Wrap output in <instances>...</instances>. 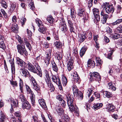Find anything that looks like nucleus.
Listing matches in <instances>:
<instances>
[{"label": "nucleus", "instance_id": "nucleus-20", "mask_svg": "<svg viewBox=\"0 0 122 122\" xmlns=\"http://www.w3.org/2000/svg\"><path fill=\"white\" fill-rule=\"evenodd\" d=\"M38 102L39 103L42 107L43 108L45 109L46 107V106L44 100L43 99H39Z\"/></svg>", "mask_w": 122, "mask_h": 122}, {"label": "nucleus", "instance_id": "nucleus-13", "mask_svg": "<svg viewBox=\"0 0 122 122\" xmlns=\"http://www.w3.org/2000/svg\"><path fill=\"white\" fill-rule=\"evenodd\" d=\"M73 61L72 59H70L67 65V68L68 71H70L73 68Z\"/></svg>", "mask_w": 122, "mask_h": 122}, {"label": "nucleus", "instance_id": "nucleus-54", "mask_svg": "<svg viewBox=\"0 0 122 122\" xmlns=\"http://www.w3.org/2000/svg\"><path fill=\"white\" fill-rule=\"evenodd\" d=\"M18 98L22 102L25 101V97L22 94L20 95L19 97Z\"/></svg>", "mask_w": 122, "mask_h": 122}, {"label": "nucleus", "instance_id": "nucleus-35", "mask_svg": "<svg viewBox=\"0 0 122 122\" xmlns=\"http://www.w3.org/2000/svg\"><path fill=\"white\" fill-rule=\"evenodd\" d=\"M55 55L56 58L58 60H61L62 58V55L61 53H56L55 54Z\"/></svg>", "mask_w": 122, "mask_h": 122}, {"label": "nucleus", "instance_id": "nucleus-47", "mask_svg": "<svg viewBox=\"0 0 122 122\" xmlns=\"http://www.w3.org/2000/svg\"><path fill=\"white\" fill-rule=\"evenodd\" d=\"M26 19L25 18L22 17L21 18H20V21L21 22V24L22 26H23L26 21Z\"/></svg>", "mask_w": 122, "mask_h": 122}, {"label": "nucleus", "instance_id": "nucleus-56", "mask_svg": "<svg viewBox=\"0 0 122 122\" xmlns=\"http://www.w3.org/2000/svg\"><path fill=\"white\" fill-rule=\"evenodd\" d=\"M96 59L97 64H99V65L101 64L102 63V61L100 58L97 57Z\"/></svg>", "mask_w": 122, "mask_h": 122}, {"label": "nucleus", "instance_id": "nucleus-9", "mask_svg": "<svg viewBox=\"0 0 122 122\" xmlns=\"http://www.w3.org/2000/svg\"><path fill=\"white\" fill-rule=\"evenodd\" d=\"M92 11L96 20L97 21H99L100 20V17L99 15V11L98 9L96 8H94L92 10Z\"/></svg>", "mask_w": 122, "mask_h": 122}, {"label": "nucleus", "instance_id": "nucleus-45", "mask_svg": "<svg viewBox=\"0 0 122 122\" xmlns=\"http://www.w3.org/2000/svg\"><path fill=\"white\" fill-rule=\"evenodd\" d=\"M16 7L15 3H11L10 4V10L11 12L13 11Z\"/></svg>", "mask_w": 122, "mask_h": 122}, {"label": "nucleus", "instance_id": "nucleus-51", "mask_svg": "<svg viewBox=\"0 0 122 122\" xmlns=\"http://www.w3.org/2000/svg\"><path fill=\"white\" fill-rule=\"evenodd\" d=\"M10 81L11 84L13 85V87L17 86V83L16 81L11 80Z\"/></svg>", "mask_w": 122, "mask_h": 122}, {"label": "nucleus", "instance_id": "nucleus-43", "mask_svg": "<svg viewBox=\"0 0 122 122\" xmlns=\"http://www.w3.org/2000/svg\"><path fill=\"white\" fill-rule=\"evenodd\" d=\"M112 36L114 39H117L119 38L120 37V35L118 33H115L114 34L112 35Z\"/></svg>", "mask_w": 122, "mask_h": 122}, {"label": "nucleus", "instance_id": "nucleus-17", "mask_svg": "<svg viewBox=\"0 0 122 122\" xmlns=\"http://www.w3.org/2000/svg\"><path fill=\"white\" fill-rule=\"evenodd\" d=\"M45 81L46 83H48L51 81L50 79V77L49 74L47 70L45 71Z\"/></svg>", "mask_w": 122, "mask_h": 122}, {"label": "nucleus", "instance_id": "nucleus-57", "mask_svg": "<svg viewBox=\"0 0 122 122\" xmlns=\"http://www.w3.org/2000/svg\"><path fill=\"white\" fill-rule=\"evenodd\" d=\"M11 104L12 107H17V105L15 102L13 101H11Z\"/></svg>", "mask_w": 122, "mask_h": 122}, {"label": "nucleus", "instance_id": "nucleus-53", "mask_svg": "<svg viewBox=\"0 0 122 122\" xmlns=\"http://www.w3.org/2000/svg\"><path fill=\"white\" fill-rule=\"evenodd\" d=\"M23 61L22 60L20 59L19 57H17L16 58V63L19 66Z\"/></svg>", "mask_w": 122, "mask_h": 122}, {"label": "nucleus", "instance_id": "nucleus-44", "mask_svg": "<svg viewBox=\"0 0 122 122\" xmlns=\"http://www.w3.org/2000/svg\"><path fill=\"white\" fill-rule=\"evenodd\" d=\"M122 22V19H119L114 22L112 23V24L113 25H115L119 24L120 23Z\"/></svg>", "mask_w": 122, "mask_h": 122}, {"label": "nucleus", "instance_id": "nucleus-62", "mask_svg": "<svg viewBox=\"0 0 122 122\" xmlns=\"http://www.w3.org/2000/svg\"><path fill=\"white\" fill-rule=\"evenodd\" d=\"M17 20V18L15 16H13L12 18V22H13V24L16 23Z\"/></svg>", "mask_w": 122, "mask_h": 122}, {"label": "nucleus", "instance_id": "nucleus-46", "mask_svg": "<svg viewBox=\"0 0 122 122\" xmlns=\"http://www.w3.org/2000/svg\"><path fill=\"white\" fill-rule=\"evenodd\" d=\"M47 21L50 23H52L53 21L54 20L52 18V16L50 15L46 19Z\"/></svg>", "mask_w": 122, "mask_h": 122}, {"label": "nucleus", "instance_id": "nucleus-16", "mask_svg": "<svg viewBox=\"0 0 122 122\" xmlns=\"http://www.w3.org/2000/svg\"><path fill=\"white\" fill-rule=\"evenodd\" d=\"M39 27V28L38 29L39 31L43 34H45L46 33V31L47 30V28L46 27L41 25Z\"/></svg>", "mask_w": 122, "mask_h": 122}, {"label": "nucleus", "instance_id": "nucleus-18", "mask_svg": "<svg viewBox=\"0 0 122 122\" xmlns=\"http://www.w3.org/2000/svg\"><path fill=\"white\" fill-rule=\"evenodd\" d=\"M55 46L56 47L57 49H61L63 44L61 42H60L59 41H55L54 43Z\"/></svg>", "mask_w": 122, "mask_h": 122}, {"label": "nucleus", "instance_id": "nucleus-12", "mask_svg": "<svg viewBox=\"0 0 122 122\" xmlns=\"http://www.w3.org/2000/svg\"><path fill=\"white\" fill-rule=\"evenodd\" d=\"M22 107L23 109H26L27 110H29L31 106L29 102L25 101L22 102Z\"/></svg>", "mask_w": 122, "mask_h": 122}, {"label": "nucleus", "instance_id": "nucleus-30", "mask_svg": "<svg viewBox=\"0 0 122 122\" xmlns=\"http://www.w3.org/2000/svg\"><path fill=\"white\" fill-rule=\"evenodd\" d=\"M20 71L22 72V75L25 77L27 76V75L29 74V72L28 71L23 68L20 69Z\"/></svg>", "mask_w": 122, "mask_h": 122}, {"label": "nucleus", "instance_id": "nucleus-34", "mask_svg": "<svg viewBox=\"0 0 122 122\" xmlns=\"http://www.w3.org/2000/svg\"><path fill=\"white\" fill-rule=\"evenodd\" d=\"M47 84L49 88V89L51 90V91H53L54 90L55 88L51 83V81L49 83H47Z\"/></svg>", "mask_w": 122, "mask_h": 122}, {"label": "nucleus", "instance_id": "nucleus-33", "mask_svg": "<svg viewBox=\"0 0 122 122\" xmlns=\"http://www.w3.org/2000/svg\"><path fill=\"white\" fill-rule=\"evenodd\" d=\"M71 16L72 18V19H73L75 18L76 12L75 11L74 9L73 8H71Z\"/></svg>", "mask_w": 122, "mask_h": 122}, {"label": "nucleus", "instance_id": "nucleus-49", "mask_svg": "<svg viewBox=\"0 0 122 122\" xmlns=\"http://www.w3.org/2000/svg\"><path fill=\"white\" fill-rule=\"evenodd\" d=\"M36 22L39 27H40L42 25L41 21L40 19L38 18H37L36 20Z\"/></svg>", "mask_w": 122, "mask_h": 122}, {"label": "nucleus", "instance_id": "nucleus-19", "mask_svg": "<svg viewBox=\"0 0 122 122\" xmlns=\"http://www.w3.org/2000/svg\"><path fill=\"white\" fill-rule=\"evenodd\" d=\"M57 114L60 116H62L64 114V110L62 108L60 107L57 108L56 110Z\"/></svg>", "mask_w": 122, "mask_h": 122}, {"label": "nucleus", "instance_id": "nucleus-1", "mask_svg": "<svg viewBox=\"0 0 122 122\" xmlns=\"http://www.w3.org/2000/svg\"><path fill=\"white\" fill-rule=\"evenodd\" d=\"M19 66L23 68H25L28 69L29 71L36 73L41 77V76L42 74L41 73V70L40 69V67L38 65L37 66H35V67L30 62L26 65L25 62L23 61Z\"/></svg>", "mask_w": 122, "mask_h": 122}, {"label": "nucleus", "instance_id": "nucleus-63", "mask_svg": "<svg viewBox=\"0 0 122 122\" xmlns=\"http://www.w3.org/2000/svg\"><path fill=\"white\" fill-rule=\"evenodd\" d=\"M106 31L109 34L111 33L112 32V29L109 27H107V28Z\"/></svg>", "mask_w": 122, "mask_h": 122}, {"label": "nucleus", "instance_id": "nucleus-22", "mask_svg": "<svg viewBox=\"0 0 122 122\" xmlns=\"http://www.w3.org/2000/svg\"><path fill=\"white\" fill-rule=\"evenodd\" d=\"M87 48V47L85 46H83L81 48L79 53L80 56L81 57H82L84 55Z\"/></svg>", "mask_w": 122, "mask_h": 122}, {"label": "nucleus", "instance_id": "nucleus-11", "mask_svg": "<svg viewBox=\"0 0 122 122\" xmlns=\"http://www.w3.org/2000/svg\"><path fill=\"white\" fill-rule=\"evenodd\" d=\"M79 41L81 43L86 38V34L85 32L81 33L79 35Z\"/></svg>", "mask_w": 122, "mask_h": 122}, {"label": "nucleus", "instance_id": "nucleus-38", "mask_svg": "<svg viewBox=\"0 0 122 122\" xmlns=\"http://www.w3.org/2000/svg\"><path fill=\"white\" fill-rule=\"evenodd\" d=\"M115 32L118 33H122V25H120L116 29Z\"/></svg>", "mask_w": 122, "mask_h": 122}, {"label": "nucleus", "instance_id": "nucleus-64", "mask_svg": "<svg viewBox=\"0 0 122 122\" xmlns=\"http://www.w3.org/2000/svg\"><path fill=\"white\" fill-rule=\"evenodd\" d=\"M29 7H30V9L32 10L33 11L35 9V7L33 4V3L32 2H30V4H29Z\"/></svg>", "mask_w": 122, "mask_h": 122}, {"label": "nucleus", "instance_id": "nucleus-4", "mask_svg": "<svg viewBox=\"0 0 122 122\" xmlns=\"http://www.w3.org/2000/svg\"><path fill=\"white\" fill-rule=\"evenodd\" d=\"M17 47L18 52L21 55H26L27 54V52L25 48L24 44H22V45H18L17 46Z\"/></svg>", "mask_w": 122, "mask_h": 122}, {"label": "nucleus", "instance_id": "nucleus-24", "mask_svg": "<svg viewBox=\"0 0 122 122\" xmlns=\"http://www.w3.org/2000/svg\"><path fill=\"white\" fill-rule=\"evenodd\" d=\"M9 61L11 64V70L12 72L13 73L15 72V69L14 59H13L12 61L11 59H10V60H9Z\"/></svg>", "mask_w": 122, "mask_h": 122}, {"label": "nucleus", "instance_id": "nucleus-23", "mask_svg": "<svg viewBox=\"0 0 122 122\" xmlns=\"http://www.w3.org/2000/svg\"><path fill=\"white\" fill-rule=\"evenodd\" d=\"M114 84H112L111 82L109 83L107 85V87L109 89L112 91H115L116 90V88L114 86Z\"/></svg>", "mask_w": 122, "mask_h": 122}, {"label": "nucleus", "instance_id": "nucleus-25", "mask_svg": "<svg viewBox=\"0 0 122 122\" xmlns=\"http://www.w3.org/2000/svg\"><path fill=\"white\" fill-rule=\"evenodd\" d=\"M14 115L15 116L18 118L19 122H22L21 116L20 112L19 111L16 112L14 113Z\"/></svg>", "mask_w": 122, "mask_h": 122}, {"label": "nucleus", "instance_id": "nucleus-61", "mask_svg": "<svg viewBox=\"0 0 122 122\" xmlns=\"http://www.w3.org/2000/svg\"><path fill=\"white\" fill-rule=\"evenodd\" d=\"M117 13H120V12L122 8L120 5H118L117 6Z\"/></svg>", "mask_w": 122, "mask_h": 122}, {"label": "nucleus", "instance_id": "nucleus-5", "mask_svg": "<svg viewBox=\"0 0 122 122\" xmlns=\"http://www.w3.org/2000/svg\"><path fill=\"white\" fill-rule=\"evenodd\" d=\"M101 79V77L99 74L97 72H94L91 73L90 77V80L92 81L94 80L99 81Z\"/></svg>", "mask_w": 122, "mask_h": 122}, {"label": "nucleus", "instance_id": "nucleus-27", "mask_svg": "<svg viewBox=\"0 0 122 122\" xmlns=\"http://www.w3.org/2000/svg\"><path fill=\"white\" fill-rule=\"evenodd\" d=\"M104 96L107 98H109L112 97L113 95L112 93L107 91H104L103 92Z\"/></svg>", "mask_w": 122, "mask_h": 122}, {"label": "nucleus", "instance_id": "nucleus-26", "mask_svg": "<svg viewBox=\"0 0 122 122\" xmlns=\"http://www.w3.org/2000/svg\"><path fill=\"white\" fill-rule=\"evenodd\" d=\"M85 11L84 9H80L78 11V15L81 17L83 16L85 14Z\"/></svg>", "mask_w": 122, "mask_h": 122}, {"label": "nucleus", "instance_id": "nucleus-28", "mask_svg": "<svg viewBox=\"0 0 122 122\" xmlns=\"http://www.w3.org/2000/svg\"><path fill=\"white\" fill-rule=\"evenodd\" d=\"M87 66L88 67H91L92 68L94 67L95 66V64L94 61L92 60H88L87 63Z\"/></svg>", "mask_w": 122, "mask_h": 122}, {"label": "nucleus", "instance_id": "nucleus-6", "mask_svg": "<svg viewBox=\"0 0 122 122\" xmlns=\"http://www.w3.org/2000/svg\"><path fill=\"white\" fill-rule=\"evenodd\" d=\"M72 89L73 92L76 94V98L80 100L82 99L83 97L82 93L80 91H78L76 88L75 86L72 87Z\"/></svg>", "mask_w": 122, "mask_h": 122}, {"label": "nucleus", "instance_id": "nucleus-10", "mask_svg": "<svg viewBox=\"0 0 122 122\" xmlns=\"http://www.w3.org/2000/svg\"><path fill=\"white\" fill-rule=\"evenodd\" d=\"M66 97L68 105H71L73 103V98L70 94L67 95Z\"/></svg>", "mask_w": 122, "mask_h": 122}, {"label": "nucleus", "instance_id": "nucleus-15", "mask_svg": "<svg viewBox=\"0 0 122 122\" xmlns=\"http://www.w3.org/2000/svg\"><path fill=\"white\" fill-rule=\"evenodd\" d=\"M11 23V31L13 32L17 33L18 29L17 24L16 23Z\"/></svg>", "mask_w": 122, "mask_h": 122}, {"label": "nucleus", "instance_id": "nucleus-21", "mask_svg": "<svg viewBox=\"0 0 122 122\" xmlns=\"http://www.w3.org/2000/svg\"><path fill=\"white\" fill-rule=\"evenodd\" d=\"M29 94L30 95V98L32 105L33 106H34L35 105V95L33 92H32Z\"/></svg>", "mask_w": 122, "mask_h": 122}, {"label": "nucleus", "instance_id": "nucleus-32", "mask_svg": "<svg viewBox=\"0 0 122 122\" xmlns=\"http://www.w3.org/2000/svg\"><path fill=\"white\" fill-rule=\"evenodd\" d=\"M103 106L102 103H97L95 104L93 107V108L96 110L101 107Z\"/></svg>", "mask_w": 122, "mask_h": 122}, {"label": "nucleus", "instance_id": "nucleus-36", "mask_svg": "<svg viewBox=\"0 0 122 122\" xmlns=\"http://www.w3.org/2000/svg\"><path fill=\"white\" fill-rule=\"evenodd\" d=\"M61 29L62 31L63 32L66 31L67 29L66 24H61Z\"/></svg>", "mask_w": 122, "mask_h": 122}, {"label": "nucleus", "instance_id": "nucleus-58", "mask_svg": "<svg viewBox=\"0 0 122 122\" xmlns=\"http://www.w3.org/2000/svg\"><path fill=\"white\" fill-rule=\"evenodd\" d=\"M11 122H19L18 119L17 120L16 118L13 116H12L11 117Z\"/></svg>", "mask_w": 122, "mask_h": 122}, {"label": "nucleus", "instance_id": "nucleus-37", "mask_svg": "<svg viewBox=\"0 0 122 122\" xmlns=\"http://www.w3.org/2000/svg\"><path fill=\"white\" fill-rule=\"evenodd\" d=\"M0 116V122H6L5 120V116L4 113L1 112Z\"/></svg>", "mask_w": 122, "mask_h": 122}, {"label": "nucleus", "instance_id": "nucleus-31", "mask_svg": "<svg viewBox=\"0 0 122 122\" xmlns=\"http://www.w3.org/2000/svg\"><path fill=\"white\" fill-rule=\"evenodd\" d=\"M0 47L3 49H5L6 48L5 45L1 36H0Z\"/></svg>", "mask_w": 122, "mask_h": 122}, {"label": "nucleus", "instance_id": "nucleus-7", "mask_svg": "<svg viewBox=\"0 0 122 122\" xmlns=\"http://www.w3.org/2000/svg\"><path fill=\"white\" fill-rule=\"evenodd\" d=\"M31 87L32 88L35 90L39 94H41L40 87L37 84L35 81H33L31 84Z\"/></svg>", "mask_w": 122, "mask_h": 122}, {"label": "nucleus", "instance_id": "nucleus-59", "mask_svg": "<svg viewBox=\"0 0 122 122\" xmlns=\"http://www.w3.org/2000/svg\"><path fill=\"white\" fill-rule=\"evenodd\" d=\"M60 101V105L63 107H65L66 106V103L65 101L62 99Z\"/></svg>", "mask_w": 122, "mask_h": 122}, {"label": "nucleus", "instance_id": "nucleus-42", "mask_svg": "<svg viewBox=\"0 0 122 122\" xmlns=\"http://www.w3.org/2000/svg\"><path fill=\"white\" fill-rule=\"evenodd\" d=\"M4 0H0V3L1 4L3 7L6 8L7 7V5L6 2Z\"/></svg>", "mask_w": 122, "mask_h": 122}, {"label": "nucleus", "instance_id": "nucleus-14", "mask_svg": "<svg viewBox=\"0 0 122 122\" xmlns=\"http://www.w3.org/2000/svg\"><path fill=\"white\" fill-rule=\"evenodd\" d=\"M70 110L71 112H74V113H76V115L77 116H78L79 114L78 111V109L77 108L75 109L73 106V104H72L71 105H68Z\"/></svg>", "mask_w": 122, "mask_h": 122}, {"label": "nucleus", "instance_id": "nucleus-3", "mask_svg": "<svg viewBox=\"0 0 122 122\" xmlns=\"http://www.w3.org/2000/svg\"><path fill=\"white\" fill-rule=\"evenodd\" d=\"M103 7L105 8L106 13L109 14L110 13H113L114 11L113 7L112 5H110L108 3H104L102 5Z\"/></svg>", "mask_w": 122, "mask_h": 122}, {"label": "nucleus", "instance_id": "nucleus-52", "mask_svg": "<svg viewBox=\"0 0 122 122\" xmlns=\"http://www.w3.org/2000/svg\"><path fill=\"white\" fill-rule=\"evenodd\" d=\"M114 51L113 50H112L111 51L108 53L107 58H108L111 59H112V53Z\"/></svg>", "mask_w": 122, "mask_h": 122}, {"label": "nucleus", "instance_id": "nucleus-29", "mask_svg": "<svg viewBox=\"0 0 122 122\" xmlns=\"http://www.w3.org/2000/svg\"><path fill=\"white\" fill-rule=\"evenodd\" d=\"M115 107L112 104H109L108 105L107 109L109 112H113L114 111Z\"/></svg>", "mask_w": 122, "mask_h": 122}, {"label": "nucleus", "instance_id": "nucleus-50", "mask_svg": "<svg viewBox=\"0 0 122 122\" xmlns=\"http://www.w3.org/2000/svg\"><path fill=\"white\" fill-rule=\"evenodd\" d=\"M27 34H28L29 37H28V39L29 40L31 39V36L32 33L31 31L29 30L28 29H27Z\"/></svg>", "mask_w": 122, "mask_h": 122}, {"label": "nucleus", "instance_id": "nucleus-48", "mask_svg": "<svg viewBox=\"0 0 122 122\" xmlns=\"http://www.w3.org/2000/svg\"><path fill=\"white\" fill-rule=\"evenodd\" d=\"M93 89L92 88H89L87 91V94L88 97H89L91 95L92 93Z\"/></svg>", "mask_w": 122, "mask_h": 122}, {"label": "nucleus", "instance_id": "nucleus-40", "mask_svg": "<svg viewBox=\"0 0 122 122\" xmlns=\"http://www.w3.org/2000/svg\"><path fill=\"white\" fill-rule=\"evenodd\" d=\"M62 84L64 86H65L67 84V78L65 76L62 77Z\"/></svg>", "mask_w": 122, "mask_h": 122}, {"label": "nucleus", "instance_id": "nucleus-2", "mask_svg": "<svg viewBox=\"0 0 122 122\" xmlns=\"http://www.w3.org/2000/svg\"><path fill=\"white\" fill-rule=\"evenodd\" d=\"M51 77L52 79V81L58 85L60 89L61 90H62V87L60 78L58 77H56L55 75L52 74V76H51Z\"/></svg>", "mask_w": 122, "mask_h": 122}, {"label": "nucleus", "instance_id": "nucleus-55", "mask_svg": "<svg viewBox=\"0 0 122 122\" xmlns=\"http://www.w3.org/2000/svg\"><path fill=\"white\" fill-rule=\"evenodd\" d=\"M42 43L45 48H47L49 47V44L46 41H43Z\"/></svg>", "mask_w": 122, "mask_h": 122}, {"label": "nucleus", "instance_id": "nucleus-39", "mask_svg": "<svg viewBox=\"0 0 122 122\" xmlns=\"http://www.w3.org/2000/svg\"><path fill=\"white\" fill-rule=\"evenodd\" d=\"M26 91L27 93L28 94L31 93L33 92L31 90L30 87L27 85H25Z\"/></svg>", "mask_w": 122, "mask_h": 122}, {"label": "nucleus", "instance_id": "nucleus-8", "mask_svg": "<svg viewBox=\"0 0 122 122\" xmlns=\"http://www.w3.org/2000/svg\"><path fill=\"white\" fill-rule=\"evenodd\" d=\"M51 51L49 49L47 51V53L46 55L45 62L46 65L48 64L49 63V61L51 57Z\"/></svg>", "mask_w": 122, "mask_h": 122}, {"label": "nucleus", "instance_id": "nucleus-41", "mask_svg": "<svg viewBox=\"0 0 122 122\" xmlns=\"http://www.w3.org/2000/svg\"><path fill=\"white\" fill-rule=\"evenodd\" d=\"M52 67L53 70L54 71L57 72L58 71V68L57 65L55 62L52 63Z\"/></svg>", "mask_w": 122, "mask_h": 122}, {"label": "nucleus", "instance_id": "nucleus-60", "mask_svg": "<svg viewBox=\"0 0 122 122\" xmlns=\"http://www.w3.org/2000/svg\"><path fill=\"white\" fill-rule=\"evenodd\" d=\"M1 11L4 17L6 19L7 18V14L5 10L3 9H1Z\"/></svg>", "mask_w": 122, "mask_h": 122}]
</instances>
